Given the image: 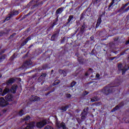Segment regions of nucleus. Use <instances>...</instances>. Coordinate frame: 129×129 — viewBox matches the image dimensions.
Returning <instances> with one entry per match:
<instances>
[{
	"label": "nucleus",
	"instance_id": "4468645a",
	"mask_svg": "<svg viewBox=\"0 0 129 129\" xmlns=\"http://www.w3.org/2000/svg\"><path fill=\"white\" fill-rule=\"evenodd\" d=\"M24 114V110H21L19 113V115L20 116H22Z\"/></svg>",
	"mask_w": 129,
	"mask_h": 129
},
{
	"label": "nucleus",
	"instance_id": "423d86ee",
	"mask_svg": "<svg viewBox=\"0 0 129 129\" xmlns=\"http://www.w3.org/2000/svg\"><path fill=\"white\" fill-rule=\"evenodd\" d=\"M9 91H10V89H9V87L7 86V87L5 89V90L3 91V93L2 94V96H4V95L7 94V93H8Z\"/></svg>",
	"mask_w": 129,
	"mask_h": 129
},
{
	"label": "nucleus",
	"instance_id": "39448f33",
	"mask_svg": "<svg viewBox=\"0 0 129 129\" xmlns=\"http://www.w3.org/2000/svg\"><path fill=\"white\" fill-rule=\"evenodd\" d=\"M5 98L7 101H13L14 97H13L12 95H7Z\"/></svg>",
	"mask_w": 129,
	"mask_h": 129
},
{
	"label": "nucleus",
	"instance_id": "f8f14e48",
	"mask_svg": "<svg viewBox=\"0 0 129 129\" xmlns=\"http://www.w3.org/2000/svg\"><path fill=\"white\" fill-rule=\"evenodd\" d=\"M33 98H34L32 100L33 101H37V100H39L40 99V98L36 96H33Z\"/></svg>",
	"mask_w": 129,
	"mask_h": 129
},
{
	"label": "nucleus",
	"instance_id": "412c9836",
	"mask_svg": "<svg viewBox=\"0 0 129 129\" xmlns=\"http://www.w3.org/2000/svg\"><path fill=\"white\" fill-rule=\"evenodd\" d=\"M91 101H92V102H93L94 101H96V99L93 100V99H92L91 100Z\"/></svg>",
	"mask_w": 129,
	"mask_h": 129
},
{
	"label": "nucleus",
	"instance_id": "dca6fc26",
	"mask_svg": "<svg viewBox=\"0 0 129 129\" xmlns=\"http://www.w3.org/2000/svg\"><path fill=\"white\" fill-rule=\"evenodd\" d=\"M30 118H31V117H30V116H27L24 118V120H29Z\"/></svg>",
	"mask_w": 129,
	"mask_h": 129
},
{
	"label": "nucleus",
	"instance_id": "6ab92c4d",
	"mask_svg": "<svg viewBox=\"0 0 129 129\" xmlns=\"http://www.w3.org/2000/svg\"><path fill=\"white\" fill-rule=\"evenodd\" d=\"M122 66V64H119L118 66V68L119 70H120V69H121Z\"/></svg>",
	"mask_w": 129,
	"mask_h": 129
},
{
	"label": "nucleus",
	"instance_id": "5701e85b",
	"mask_svg": "<svg viewBox=\"0 0 129 129\" xmlns=\"http://www.w3.org/2000/svg\"><path fill=\"white\" fill-rule=\"evenodd\" d=\"M96 77H97V78H98V77H99V74H96Z\"/></svg>",
	"mask_w": 129,
	"mask_h": 129
},
{
	"label": "nucleus",
	"instance_id": "a211bd4d",
	"mask_svg": "<svg viewBox=\"0 0 129 129\" xmlns=\"http://www.w3.org/2000/svg\"><path fill=\"white\" fill-rule=\"evenodd\" d=\"M119 107L118 106H116L114 109L112 111H115V110H117V109H118Z\"/></svg>",
	"mask_w": 129,
	"mask_h": 129
},
{
	"label": "nucleus",
	"instance_id": "4be33fe9",
	"mask_svg": "<svg viewBox=\"0 0 129 129\" xmlns=\"http://www.w3.org/2000/svg\"><path fill=\"white\" fill-rule=\"evenodd\" d=\"M2 92H3V89H0V94H2Z\"/></svg>",
	"mask_w": 129,
	"mask_h": 129
},
{
	"label": "nucleus",
	"instance_id": "1a4fd4ad",
	"mask_svg": "<svg viewBox=\"0 0 129 129\" xmlns=\"http://www.w3.org/2000/svg\"><path fill=\"white\" fill-rule=\"evenodd\" d=\"M101 23V19L99 18L98 19L97 24L96 25V28H97V27H98L99 26V25H100Z\"/></svg>",
	"mask_w": 129,
	"mask_h": 129
},
{
	"label": "nucleus",
	"instance_id": "9b49d317",
	"mask_svg": "<svg viewBox=\"0 0 129 129\" xmlns=\"http://www.w3.org/2000/svg\"><path fill=\"white\" fill-rule=\"evenodd\" d=\"M127 68V67H125V68L122 70V75H123V74H124V73H125V72L126 70H127L128 69H129V68L128 69H126Z\"/></svg>",
	"mask_w": 129,
	"mask_h": 129
},
{
	"label": "nucleus",
	"instance_id": "2eb2a0df",
	"mask_svg": "<svg viewBox=\"0 0 129 129\" xmlns=\"http://www.w3.org/2000/svg\"><path fill=\"white\" fill-rule=\"evenodd\" d=\"M44 129H54L52 128V126H50V125H47L46 126Z\"/></svg>",
	"mask_w": 129,
	"mask_h": 129
},
{
	"label": "nucleus",
	"instance_id": "bb28decb",
	"mask_svg": "<svg viewBox=\"0 0 129 129\" xmlns=\"http://www.w3.org/2000/svg\"><path fill=\"white\" fill-rule=\"evenodd\" d=\"M126 44H129V41L127 42Z\"/></svg>",
	"mask_w": 129,
	"mask_h": 129
},
{
	"label": "nucleus",
	"instance_id": "7ed1b4c3",
	"mask_svg": "<svg viewBox=\"0 0 129 129\" xmlns=\"http://www.w3.org/2000/svg\"><path fill=\"white\" fill-rule=\"evenodd\" d=\"M6 105H8V102L3 98H0V106L4 107L6 106Z\"/></svg>",
	"mask_w": 129,
	"mask_h": 129
},
{
	"label": "nucleus",
	"instance_id": "0eeeda50",
	"mask_svg": "<svg viewBox=\"0 0 129 129\" xmlns=\"http://www.w3.org/2000/svg\"><path fill=\"white\" fill-rule=\"evenodd\" d=\"M17 88V85H15L12 87L10 91L12 92V93H15L16 92V90Z\"/></svg>",
	"mask_w": 129,
	"mask_h": 129
},
{
	"label": "nucleus",
	"instance_id": "b1692460",
	"mask_svg": "<svg viewBox=\"0 0 129 129\" xmlns=\"http://www.w3.org/2000/svg\"><path fill=\"white\" fill-rule=\"evenodd\" d=\"M68 97H71V95L69 94L68 96Z\"/></svg>",
	"mask_w": 129,
	"mask_h": 129
},
{
	"label": "nucleus",
	"instance_id": "20e7f679",
	"mask_svg": "<svg viewBox=\"0 0 129 129\" xmlns=\"http://www.w3.org/2000/svg\"><path fill=\"white\" fill-rule=\"evenodd\" d=\"M56 126H57V127H62L63 129H67V128L66 127V126L65 125V123H61V124L60 123V122H59L58 121H57L56 123Z\"/></svg>",
	"mask_w": 129,
	"mask_h": 129
},
{
	"label": "nucleus",
	"instance_id": "f3484780",
	"mask_svg": "<svg viewBox=\"0 0 129 129\" xmlns=\"http://www.w3.org/2000/svg\"><path fill=\"white\" fill-rule=\"evenodd\" d=\"M61 110H62L63 111H66V110H67V107H63L61 108Z\"/></svg>",
	"mask_w": 129,
	"mask_h": 129
},
{
	"label": "nucleus",
	"instance_id": "f03ea898",
	"mask_svg": "<svg viewBox=\"0 0 129 129\" xmlns=\"http://www.w3.org/2000/svg\"><path fill=\"white\" fill-rule=\"evenodd\" d=\"M35 127L34 122H30L29 123L26 127H22V129H34Z\"/></svg>",
	"mask_w": 129,
	"mask_h": 129
},
{
	"label": "nucleus",
	"instance_id": "aec40b11",
	"mask_svg": "<svg viewBox=\"0 0 129 129\" xmlns=\"http://www.w3.org/2000/svg\"><path fill=\"white\" fill-rule=\"evenodd\" d=\"M75 84H76V83H75V82H73V83H72L71 86L72 87H73V86H74V85H75Z\"/></svg>",
	"mask_w": 129,
	"mask_h": 129
},
{
	"label": "nucleus",
	"instance_id": "cd10ccee",
	"mask_svg": "<svg viewBox=\"0 0 129 129\" xmlns=\"http://www.w3.org/2000/svg\"><path fill=\"white\" fill-rule=\"evenodd\" d=\"M0 77H2V76H0Z\"/></svg>",
	"mask_w": 129,
	"mask_h": 129
},
{
	"label": "nucleus",
	"instance_id": "f257e3e1",
	"mask_svg": "<svg viewBox=\"0 0 129 129\" xmlns=\"http://www.w3.org/2000/svg\"><path fill=\"white\" fill-rule=\"evenodd\" d=\"M47 120L43 119L40 121L37 122L36 123V126L38 127V128H42L43 126H45L46 124H47Z\"/></svg>",
	"mask_w": 129,
	"mask_h": 129
},
{
	"label": "nucleus",
	"instance_id": "a878e982",
	"mask_svg": "<svg viewBox=\"0 0 129 129\" xmlns=\"http://www.w3.org/2000/svg\"><path fill=\"white\" fill-rule=\"evenodd\" d=\"M87 94H88V93H86V94H84V95H87Z\"/></svg>",
	"mask_w": 129,
	"mask_h": 129
},
{
	"label": "nucleus",
	"instance_id": "393cba45",
	"mask_svg": "<svg viewBox=\"0 0 129 129\" xmlns=\"http://www.w3.org/2000/svg\"><path fill=\"white\" fill-rule=\"evenodd\" d=\"M6 20H10V17H8Z\"/></svg>",
	"mask_w": 129,
	"mask_h": 129
},
{
	"label": "nucleus",
	"instance_id": "ddd939ff",
	"mask_svg": "<svg viewBox=\"0 0 129 129\" xmlns=\"http://www.w3.org/2000/svg\"><path fill=\"white\" fill-rule=\"evenodd\" d=\"M73 19V16L71 15V16H69V18L68 19L69 22H71V21H72Z\"/></svg>",
	"mask_w": 129,
	"mask_h": 129
},
{
	"label": "nucleus",
	"instance_id": "9d476101",
	"mask_svg": "<svg viewBox=\"0 0 129 129\" xmlns=\"http://www.w3.org/2000/svg\"><path fill=\"white\" fill-rule=\"evenodd\" d=\"M62 12H63V8H59L56 12V14H61V13H62Z\"/></svg>",
	"mask_w": 129,
	"mask_h": 129
},
{
	"label": "nucleus",
	"instance_id": "6e6552de",
	"mask_svg": "<svg viewBox=\"0 0 129 129\" xmlns=\"http://www.w3.org/2000/svg\"><path fill=\"white\" fill-rule=\"evenodd\" d=\"M14 82H15V79L12 78V79H10L7 82V85H11V84H12V83H14Z\"/></svg>",
	"mask_w": 129,
	"mask_h": 129
}]
</instances>
